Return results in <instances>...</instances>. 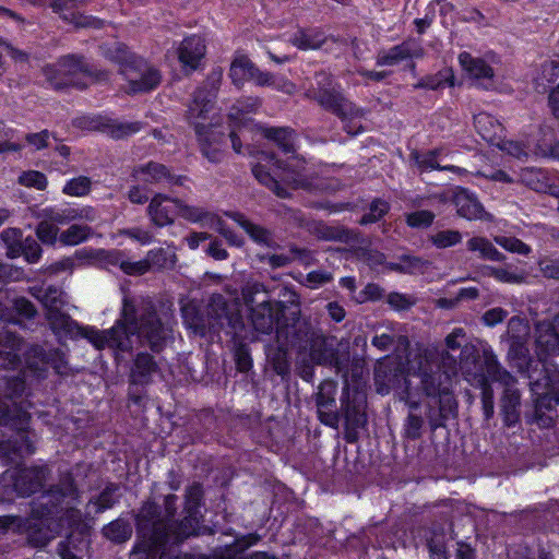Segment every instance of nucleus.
<instances>
[{
	"mask_svg": "<svg viewBox=\"0 0 559 559\" xmlns=\"http://www.w3.org/2000/svg\"><path fill=\"white\" fill-rule=\"evenodd\" d=\"M445 348H418L411 352L405 361L396 357H385L378 361L374 370L377 392L384 395L394 391L401 401L411 408H417L423 396L432 399L449 394L452 379L461 371L462 350L473 346L474 358H469L471 367L478 365L479 348L466 342V333L462 328H455L444 338Z\"/></svg>",
	"mask_w": 559,
	"mask_h": 559,
	"instance_id": "1",
	"label": "nucleus"
},
{
	"mask_svg": "<svg viewBox=\"0 0 559 559\" xmlns=\"http://www.w3.org/2000/svg\"><path fill=\"white\" fill-rule=\"evenodd\" d=\"M53 332L62 336L80 334L95 348H110L123 354L140 346H148L159 352L170 332L167 324L157 317L151 301L123 297L120 319L108 330L99 331L92 326H79L68 314L56 308L47 312Z\"/></svg>",
	"mask_w": 559,
	"mask_h": 559,
	"instance_id": "2",
	"label": "nucleus"
},
{
	"mask_svg": "<svg viewBox=\"0 0 559 559\" xmlns=\"http://www.w3.org/2000/svg\"><path fill=\"white\" fill-rule=\"evenodd\" d=\"M530 326L524 319L513 317L508 323L507 336L510 342L508 357L520 372L530 378L534 395L535 418L542 419L544 411L559 405V370L547 361V357L559 354V313L551 322L543 321L535 329V352L537 361L527 360L526 342Z\"/></svg>",
	"mask_w": 559,
	"mask_h": 559,
	"instance_id": "3",
	"label": "nucleus"
},
{
	"mask_svg": "<svg viewBox=\"0 0 559 559\" xmlns=\"http://www.w3.org/2000/svg\"><path fill=\"white\" fill-rule=\"evenodd\" d=\"M201 497L199 485L189 487L186 496L187 515L176 528L160 518L155 503L146 502L138 515L140 542L130 559H191L188 555L178 554L174 545L197 533Z\"/></svg>",
	"mask_w": 559,
	"mask_h": 559,
	"instance_id": "4",
	"label": "nucleus"
},
{
	"mask_svg": "<svg viewBox=\"0 0 559 559\" xmlns=\"http://www.w3.org/2000/svg\"><path fill=\"white\" fill-rule=\"evenodd\" d=\"M222 79L223 71L221 69L210 73L204 85L194 93L187 115L189 122L194 127L203 155L213 163L219 162L223 155L221 150L223 133L210 130L212 127L210 112L213 110V102Z\"/></svg>",
	"mask_w": 559,
	"mask_h": 559,
	"instance_id": "5",
	"label": "nucleus"
},
{
	"mask_svg": "<svg viewBox=\"0 0 559 559\" xmlns=\"http://www.w3.org/2000/svg\"><path fill=\"white\" fill-rule=\"evenodd\" d=\"M24 389V380L14 378L7 383L4 399H0V426H10L16 432L13 444L11 441L0 442V459L13 460L12 455L21 456L34 452L33 441L27 431L29 415L16 401Z\"/></svg>",
	"mask_w": 559,
	"mask_h": 559,
	"instance_id": "6",
	"label": "nucleus"
},
{
	"mask_svg": "<svg viewBox=\"0 0 559 559\" xmlns=\"http://www.w3.org/2000/svg\"><path fill=\"white\" fill-rule=\"evenodd\" d=\"M105 56L120 64V73L127 82V93H144L155 88L160 82V73L136 57L121 43H114L105 50Z\"/></svg>",
	"mask_w": 559,
	"mask_h": 559,
	"instance_id": "7",
	"label": "nucleus"
},
{
	"mask_svg": "<svg viewBox=\"0 0 559 559\" xmlns=\"http://www.w3.org/2000/svg\"><path fill=\"white\" fill-rule=\"evenodd\" d=\"M317 87L309 88L306 97L316 99L324 109L337 115L345 123L344 128L350 134H357L361 128L355 121L364 116L362 109L355 106L345 98L341 92V86L335 84L325 72L316 75Z\"/></svg>",
	"mask_w": 559,
	"mask_h": 559,
	"instance_id": "8",
	"label": "nucleus"
},
{
	"mask_svg": "<svg viewBox=\"0 0 559 559\" xmlns=\"http://www.w3.org/2000/svg\"><path fill=\"white\" fill-rule=\"evenodd\" d=\"M260 160L261 162H259L252 168L254 177L262 185L270 188L280 198H287L288 192L278 183L277 180L271 176V174L265 169L266 166L283 169L285 173L284 179L293 183L295 188H304L309 190L321 188L319 183L312 182V179H310L312 171L307 166L306 162L297 156H293L286 167H283L282 163L275 159L274 156L267 155L265 153L261 154Z\"/></svg>",
	"mask_w": 559,
	"mask_h": 559,
	"instance_id": "9",
	"label": "nucleus"
},
{
	"mask_svg": "<svg viewBox=\"0 0 559 559\" xmlns=\"http://www.w3.org/2000/svg\"><path fill=\"white\" fill-rule=\"evenodd\" d=\"M242 299L246 306L250 307L251 322L258 332L269 334L276 326L277 333H282L285 326L281 321L284 306L282 302L270 301L262 284H248L242 289Z\"/></svg>",
	"mask_w": 559,
	"mask_h": 559,
	"instance_id": "10",
	"label": "nucleus"
},
{
	"mask_svg": "<svg viewBox=\"0 0 559 559\" xmlns=\"http://www.w3.org/2000/svg\"><path fill=\"white\" fill-rule=\"evenodd\" d=\"M483 360L487 374L492 381L500 383L503 386V394L501 397V412L503 420L507 426H514L520 418V402L521 395L515 388V378L501 368L497 356L488 344L481 345Z\"/></svg>",
	"mask_w": 559,
	"mask_h": 559,
	"instance_id": "11",
	"label": "nucleus"
},
{
	"mask_svg": "<svg viewBox=\"0 0 559 559\" xmlns=\"http://www.w3.org/2000/svg\"><path fill=\"white\" fill-rule=\"evenodd\" d=\"M52 524V521L44 515L29 520H22L11 515L0 516L1 533L14 532L26 534L28 543L35 547H44L55 537Z\"/></svg>",
	"mask_w": 559,
	"mask_h": 559,
	"instance_id": "12",
	"label": "nucleus"
},
{
	"mask_svg": "<svg viewBox=\"0 0 559 559\" xmlns=\"http://www.w3.org/2000/svg\"><path fill=\"white\" fill-rule=\"evenodd\" d=\"M46 477V471L41 467H15L3 474L2 483L4 493L11 491L24 497L37 491Z\"/></svg>",
	"mask_w": 559,
	"mask_h": 559,
	"instance_id": "13",
	"label": "nucleus"
},
{
	"mask_svg": "<svg viewBox=\"0 0 559 559\" xmlns=\"http://www.w3.org/2000/svg\"><path fill=\"white\" fill-rule=\"evenodd\" d=\"M109 255L112 258V263H119L120 269L129 275L144 274L152 266L171 267L176 263V254L174 250L163 248L150 250L144 260L136 262L122 260L119 251H112Z\"/></svg>",
	"mask_w": 559,
	"mask_h": 559,
	"instance_id": "14",
	"label": "nucleus"
},
{
	"mask_svg": "<svg viewBox=\"0 0 559 559\" xmlns=\"http://www.w3.org/2000/svg\"><path fill=\"white\" fill-rule=\"evenodd\" d=\"M475 349L473 346H465L462 350L461 372L466 381L472 385L481 389V404L484 415L489 419L493 415V390L491 389L488 378L484 374L483 369L478 365L471 367L469 358H474Z\"/></svg>",
	"mask_w": 559,
	"mask_h": 559,
	"instance_id": "15",
	"label": "nucleus"
},
{
	"mask_svg": "<svg viewBox=\"0 0 559 559\" xmlns=\"http://www.w3.org/2000/svg\"><path fill=\"white\" fill-rule=\"evenodd\" d=\"M39 217L47 218L55 225H67L72 222L92 223L97 218V214L95 209L90 205H62L44 209Z\"/></svg>",
	"mask_w": 559,
	"mask_h": 559,
	"instance_id": "16",
	"label": "nucleus"
},
{
	"mask_svg": "<svg viewBox=\"0 0 559 559\" xmlns=\"http://www.w3.org/2000/svg\"><path fill=\"white\" fill-rule=\"evenodd\" d=\"M79 126L86 130L102 131L112 138H123L140 130L138 122H117L103 116H87L79 119Z\"/></svg>",
	"mask_w": 559,
	"mask_h": 559,
	"instance_id": "17",
	"label": "nucleus"
},
{
	"mask_svg": "<svg viewBox=\"0 0 559 559\" xmlns=\"http://www.w3.org/2000/svg\"><path fill=\"white\" fill-rule=\"evenodd\" d=\"M178 202V199L160 193L155 194L147 206V215L151 222L158 227L173 224L177 215Z\"/></svg>",
	"mask_w": 559,
	"mask_h": 559,
	"instance_id": "18",
	"label": "nucleus"
},
{
	"mask_svg": "<svg viewBox=\"0 0 559 559\" xmlns=\"http://www.w3.org/2000/svg\"><path fill=\"white\" fill-rule=\"evenodd\" d=\"M452 201L456 212L466 219H490V215L485 212L483 205L476 197L466 189L456 188L452 194Z\"/></svg>",
	"mask_w": 559,
	"mask_h": 559,
	"instance_id": "19",
	"label": "nucleus"
},
{
	"mask_svg": "<svg viewBox=\"0 0 559 559\" xmlns=\"http://www.w3.org/2000/svg\"><path fill=\"white\" fill-rule=\"evenodd\" d=\"M133 177L138 181H144L147 183L165 181L169 185L180 186L183 185V181L186 180L185 177L170 175L169 170L164 165L153 162L136 167L133 170Z\"/></svg>",
	"mask_w": 559,
	"mask_h": 559,
	"instance_id": "20",
	"label": "nucleus"
},
{
	"mask_svg": "<svg viewBox=\"0 0 559 559\" xmlns=\"http://www.w3.org/2000/svg\"><path fill=\"white\" fill-rule=\"evenodd\" d=\"M205 44L200 36H190L178 48V58L183 67L194 70L205 56Z\"/></svg>",
	"mask_w": 559,
	"mask_h": 559,
	"instance_id": "21",
	"label": "nucleus"
},
{
	"mask_svg": "<svg viewBox=\"0 0 559 559\" xmlns=\"http://www.w3.org/2000/svg\"><path fill=\"white\" fill-rule=\"evenodd\" d=\"M459 62L462 69L474 80L478 81L485 87L490 86L493 78V70L483 59L475 58L464 51L459 55Z\"/></svg>",
	"mask_w": 559,
	"mask_h": 559,
	"instance_id": "22",
	"label": "nucleus"
},
{
	"mask_svg": "<svg viewBox=\"0 0 559 559\" xmlns=\"http://www.w3.org/2000/svg\"><path fill=\"white\" fill-rule=\"evenodd\" d=\"M419 47L413 41H404L389 50L378 53V66H396L400 62L419 56Z\"/></svg>",
	"mask_w": 559,
	"mask_h": 559,
	"instance_id": "23",
	"label": "nucleus"
},
{
	"mask_svg": "<svg viewBox=\"0 0 559 559\" xmlns=\"http://www.w3.org/2000/svg\"><path fill=\"white\" fill-rule=\"evenodd\" d=\"M257 66L250 58L241 52H236L229 69V78L234 85L241 87L245 82L252 79Z\"/></svg>",
	"mask_w": 559,
	"mask_h": 559,
	"instance_id": "24",
	"label": "nucleus"
},
{
	"mask_svg": "<svg viewBox=\"0 0 559 559\" xmlns=\"http://www.w3.org/2000/svg\"><path fill=\"white\" fill-rule=\"evenodd\" d=\"M23 343L10 332H5L4 342H0V366L3 368H16L20 366V353Z\"/></svg>",
	"mask_w": 559,
	"mask_h": 559,
	"instance_id": "25",
	"label": "nucleus"
},
{
	"mask_svg": "<svg viewBox=\"0 0 559 559\" xmlns=\"http://www.w3.org/2000/svg\"><path fill=\"white\" fill-rule=\"evenodd\" d=\"M474 126L479 135L491 144L499 140L503 131L501 123L487 112L475 115Z\"/></svg>",
	"mask_w": 559,
	"mask_h": 559,
	"instance_id": "26",
	"label": "nucleus"
},
{
	"mask_svg": "<svg viewBox=\"0 0 559 559\" xmlns=\"http://www.w3.org/2000/svg\"><path fill=\"white\" fill-rule=\"evenodd\" d=\"M158 373V366L148 354H139L135 358L131 379L134 383H148Z\"/></svg>",
	"mask_w": 559,
	"mask_h": 559,
	"instance_id": "27",
	"label": "nucleus"
},
{
	"mask_svg": "<svg viewBox=\"0 0 559 559\" xmlns=\"http://www.w3.org/2000/svg\"><path fill=\"white\" fill-rule=\"evenodd\" d=\"M234 222H236L257 243L270 246L272 242L270 233L259 225H254L248 221L243 214L239 212L226 213Z\"/></svg>",
	"mask_w": 559,
	"mask_h": 559,
	"instance_id": "28",
	"label": "nucleus"
},
{
	"mask_svg": "<svg viewBox=\"0 0 559 559\" xmlns=\"http://www.w3.org/2000/svg\"><path fill=\"white\" fill-rule=\"evenodd\" d=\"M289 41L301 50H313L325 43L324 34L319 29H298Z\"/></svg>",
	"mask_w": 559,
	"mask_h": 559,
	"instance_id": "29",
	"label": "nucleus"
},
{
	"mask_svg": "<svg viewBox=\"0 0 559 559\" xmlns=\"http://www.w3.org/2000/svg\"><path fill=\"white\" fill-rule=\"evenodd\" d=\"M33 296L36 297L47 309L62 308L67 304V295L57 287L40 286L33 287Z\"/></svg>",
	"mask_w": 559,
	"mask_h": 559,
	"instance_id": "30",
	"label": "nucleus"
},
{
	"mask_svg": "<svg viewBox=\"0 0 559 559\" xmlns=\"http://www.w3.org/2000/svg\"><path fill=\"white\" fill-rule=\"evenodd\" d=\"M261 105L259 97H246L236 102L230 108L228 117L231 123L242 126L247 122L246 116L255 112Z\"/></svg>",
	"mask_w": 559,
	"mask_h": 559,
	"instance_id": "31",
	"label": "nucleus"
},
{
	"mask_svg": "<svg viewBox=\"0 0 559 559\" xmlns=\"http://www.w3.org/2000/svg\"><path fill=\"white\" fill-rule=\"evenodd\" d=\"M59 68L63 69L66 86L81 85L79 76L85 74L87 71L85 63L74 56L62 57L59 60Z\"/></svg>",
	"mask_w": 559,
	"mask_h": 559,
	"instance_id": "32",
	"label": "nucleus"
},
{
	"mask_svg": "<svg viewBox=\"0 0 559 559\" xmlns=\"http://www.w3.org/2000/svg\"><path fill=\"white\" fill-rule=\"evenodd\" d=\"M177 215L191 223H198L209 226H214V222L217 218L214 214L205 211L203 207L188 205L181 202L180 200L178 202Z\"/></svg>",
	"mask_w": 559,
	"mask_h": 559,
	"instance_id": "33",
	"label": "nucleus"
},
{
	"mask_svg": "<svg viewBox=\"0 0 559 559\" xmlns=\"http://www.w3.org/2000/svg\"><path fill=\"white\" fill-rule=\"evenodd\" d=\"M92 236L87 224H72L59 235V241L66 246H76Z\"/></svg>",
	"mask_w": 559,
	"mask_h": 559,
	"instance_id": "34",
	"label": "nucleus"
},
{
	"mask_svg": "<svg viewBox=\"0 0 559 559\" xmlns=\"http://www.w3.org/2000/svg\"><path fill=\"white\" fill-rule=\"evenodd\" d=\"M23 146L19 132L0 121V154L19 152Z\"/></svg>",
	"mask_w": 559,
	"mask_h": 559,
	"instance_id": "35",
	"label": "nucleus"
},
{
	"mask_svg": "<svg viewBox=\"0 0 559 559\" xmlns=\"http://www.w3.org/2000/svg\"><path fill=\"white\" fill-rule=\"evenodd\" d=\"M266 138L275 141L285 153L295 151L294 132L286 128H271L265 131Z\"/></svg>",
	"mask_w": 559,
	"mask_h": 559,
	"instance_id": "36",
	"label": "nucleus"
},
{
	"mask_svg": "<svg viewBox=\"0 0 559 559\" xmlns=\"http://www.w3.org/2000/svg\"><path fill=\"white\" fill-rule=\"evenodd\" d=\"M467 248L471 251L479 252L484 259L499 261L501 253L493 247V245L486 238L474 237L467 241Z\"/></svg>",
	"mask_w": 559,
	"mask_h": 559,
	"instance_id": "37",
	"label": "nucleus"
},
{
	"mask_svg": "<svg viewBox=\"0 0 559 559\" xmlns=\"http://www.w3.org/2000/svg\"><path fill=\"white\" fill-rule=\"evenodd\" d=\"M103 532L108 539L116 543H121L131 537L132 528L128 522L123 520H117L105 526Z\"/></svg>",
	"mask_w": 559,
	"mask_h": 559,
	"instance_id": "38",
	"label": "nucleus"
},
{
	"mask_svg": "<svg viewBox=\"0 0 559 559\" xmlns=\"http://www.w3.org/2000/svg\"><path fill=\"white\" fill-rule=\"evenodd\" d=\"M1 240L7 247V255L14 259L21 254L22 231L17 228H7L0 235Z\"/></svg>",
	"mask_w": 559,
	"mask_h": 559,
	"instance_id": "39",
	"label": "nucleus"
},
{
	"mask_svg": "<svg viewBox=\"0 0 559 559\" xmlns=\"http://www.w3.org/2000/svg\"><path fill=\"white\" fill-rule=\"evenodd\" d=\"M92 181L86 176H79L66 182L62 192L69 197H84L91 191Z\"/></svg>",
	"mask_w": 559,
	"mask_h": 559,
	"instance_id": "40",
	"label": "nucleus"
},
{
	"mask_svg": "<svg viewBox=\"0 0 559 559\" xmlns=\"http://www.w3.org/2000/svg\"><path fill=\"white\" fill-rule=\"evenodd\" d=\"M440 151H430L424 154H416L415 160L419 168L423 170H433V169H448L452 171H461L459 167L455 166H441L437 157Z\"/></svg>",
	"mask_w": 559,
	"mask_h": 559,
	"instance_id": "41",
	"label": "nucleus"
},
{
	"mask_svg": "<svg viewBox=\"0 0 559 559\" xmlns=\"http://www.w3.org/2000/svg\"><path fill=\"white\" fill-rule=\"evenodd\" d=\"M521 180L535 191H547L546 175L540 169H524L521 174Z\"/></svg>",
	"mask_w": 559,
	"mask_h": 559,
	"instance_id": "42",
	"label": "nucleus"
},
{
	"mask_svg": "<svg viewBox=\"0 0 559 559\" xmlns=\"http://www.w3.org/2000/svg\"><path fill=\"white\" fill-rule=\"evenodd\" d=\"M38 239L46 245H53L59 239V228L47 218H41L36 228Z\"/></svg>",
	"mask_w": 559,
	"mask_h": 559,
	"instance_id": "43",
	"label": "nucleus"
},
{
	"mask_svg": "<svg viewBox=\"0 0 559 559\" xmlns=\"http://www.w3.org/2000/svg\"><path fill=\"white\" fill-rule=\"evenodd\" d=\"M19 183L37 190H44L47 187L46 176L37 170L23 171L17 179Z\"/></svg>",
	"mask_w": 559,
	"mask_h": 559,
	"instance_id": "44",
	"label": "nucleus"
},
{
	"mask_svg": "<svg viewBox=\"0 0 559 559\" xmlns=\"http://www.w3.org/2000/svg\"><path fill=\"white\" fill-rule=\"evenodd\" d=\"M462 239L457 230H442L432 236V243L438 248H448L459 243Z\"/></svg>",
	"mask_w": 559,
	"mask_h": 559,
	"instance_id": "45",
	"label": "nucleus"
},
{
	"mask_svg": "<svg viewBox=\"0 0 559 559\" xmlns=\"http://www.w3.org/2000/svg\"><path fill=\"white\" fill-rule=\"evenodd\" d=\"M389 211V204L383 200H376L371 203L369 212L365 214L360 224L366 225L380 219Z\"/></svg>",
	"mask_w": 559,
	"mask_h": 559,
	"instance_id": "46",
	"label": "nucleus"
},
{
	"mask_svg": "<svg viewBox=\"0 0 559 559\" xmlns=\"http://www.w3.org/2000/svg\"><path fill=\"white\" fill-rule=\"evenodd\" d=\"M182 317L185 324L195 333L202 332L204 323L202 318L197 313L194 306L186 305L182 307Z\"/></svg>",
	"mask_w": 559,
	"mask_h": 559,
	"instance_id": "47",
	"label": "nucleus"
},
{
	"mask_svg": "<svg viewBox=\"0 0 559 559\" xmlns=\"http://www.w3.org/2000/svg\"><path fill=\"white\" fill-rule=\"evenodd\" d=\"M495 241L504 248L508 251L520 253V254H527L530 252L528 246H526L521 240L513 238V237H507V236H497L495 237Z\"/></svg>",
	"mask_w": 559,
	"mask_h": 559,
	"instance_id": "48",
	"label": "nucleus"
},
{
	"mask_svg": "<svg viewBox=\"0 0 559 559\" xmlns=\"http://www.w3.org/2000/svg\"><path fill=\"white\" fill-rule=\"evenodd\" d=\"M44 73H45L47 81L55 88H61V87L66 86L63 69L59 68V61L55 64H49V66L45 67Z\"/></svg>",
	"mask_w": 559,
	"mask_h": 559,
	"instance_id": "49",
	"label": "nucleus"
},
{
	"mask_svg": "<svg viewBox=\"0 0 559 559\" xmlns=\"http://www.w3.org/2000/svg\"><path fill=\"white\" fill-rule=\"evenodd\" d=\"M331 281L332 274L330 272L320 270L308 273L302 281V284L311 289H317Z\"/></svg>",
	"mask_w": 559,
	"mask_h": 559,
	"instance_id": "50",
	"label": "nucleus"
},
{
	"mask_svg": "<svg viewBox=\"0 0 559 559\" xmlns=\"http://www.w3.org/2000/svg\"><path fill=\"white\" fill-rule=\"evenodd\" d=\"M433 218V213L420 210L407 215V224L416 228L428 227L432 223Z\"/></svg>",
	"mask_w": 559,
	"mask_h": 559,
	"instance_id": "51",
	"label": "nucleus"
},
{
	"mask_svg": "<svg viewBox=\"0 0 559 559\" xmlns=\"http://www.w3.org/2000/svg\"><path fill=\"white\" fill-rule=\"evenodd\" d=\"M118 234L128 236L129 238L138 241L142 246L150 245L153 241L152 233L140 227L121 229Z\"/></svg>",
	"mask_w": 559,
	"mask_h": 559,
	"instance_id": "52",
	"label": "nucleus"
},
{
	"mask_svg": "<svg viewBox=\"0 0 559 559\" xmlns=\"http://www.w3.org/2000/svg\"><path fill=\"white\" fill-rule=\"evenodd\" d=\"M23 252L28 263H36L41 257V248L36 240L26 238L22 246L21 253Z\"/></svg>",
	"mask_w": 559,
	"mask_h": 559,
	"instance_id": "53",
	"label": "nucleus"
},
{
	"mask_svg": "<svg viewBox=\"0 0 559 559\" xmlns=\"http://www.w3.org/2000/svg\"><path fill=\"white\" fill-rule=\"evenodd\" d=\"M489 274L497 281L509 284L521 283L523 280L521 275L504 267H490Z\"/></svg>",
	"mask_w": 559,
	"mask_h": 559,
	"instance_id": "54",
	"label": "nucleus"
},
{
	"mask_svg": "<svg viewBox=\"0 0 559 559\" xmlns=\"http://www.w3.org/2000/svg\"><path fill=\"white\" fill-rule=\"evenodd\" d=\"M493 145H497L500 150L518 158L527 154L526 148L521 143L501 140V136L496 141V143H493Z\"/></svg>",
	"mask_w": 559,
	"mask_h": 559,
	"instance_id": "55",
	"label": "nucleus"
},
{
	"mask_svg": "<svg viewBox=\"0 0 559 559\" xmlns=\"http://www.w3.org/2000/svg\"><path fill=\"white\" fill-rule=\"evenodd\" d=\"M388 302L395 310H405L415 304V298L400 293H391L388 296Z\"/></svg>",
	"mask_w": 559,
	"mask_h": 559,
	"instance_id": "56",
	"label": "nucleus"
},
{
	"mask_svg": "<svg viewBox=\"0 0 559 559\" xmlns=\"http://www.w3.org/2000/svg\"><path fill=\"white\" fill-rule=\"evenodd\" d=\"M424 265V262L415 257L405 255L403 257L401 263L392 264L393 270H397L405 273H415L420 271Z\"/></svg>",
	"mask_w": 559,
	"mask_h": 559,
	"instance_id": "57",
	"label": "nucleus"
},
{
	"mask_svg": "<svg viewBox=\"0 0 559 559\" xmlns=\"http://www.w3.org/2000/svg\"><path fill=\"white\" fill-rule=\"evenodd\" d=\"M323 392L321 393L320 402H319V409L318 415L322 424L330 426V427H336L338 424V416L332 408H325V402L322 400Z\"/></svg>",
	"mask_w": 559,
	"mask_h": 559,
	"instance_id": "58",
	"label": "nucleus"
},
{
	"mask_svg": "<svg viewBox=\"0 0 559 559\" xmlns=\"http://www.w3.org/2000/svg\"><path fill=\"white\" fill-rule=\"evenodd\" d=\"M51 138V133L48 130H43L37 133H28L25 135V141L28 145L34 147L35 150H41L48 146L49 139Z\"/></svg>",
	"mask_w": 559,
	"mask_h": 559,
	"instance_id": "59",
	"label": "nucleus"
},
{
	"mask_svg": "<svg viewBox=\"0 0 559 559\" xmlns=\"http://www.w3.org/2000/svg\"><path fill=\"white\" fill-rule=\"evenodd\" d=\"M335 390L336 389H335L334 383H332L330 381L322 383L319 388V392L317 395V406L319 407L321 393L323 392L322 400L325 402V408H332L335 404V399H334Z\"/></svg>",
	"mask_w": 559,
	"mask_h": 559,
	"instance_id": "60",
	"label": "nucleus"
},
{
	"mask_svg": "<svg viewBox=\"0 0 559 559\" xmlns=\"http://www.w3.org/2000/svg\"><path fill=\"white\" fill-rule=\"evenodd\" d=\"M508 316V312L502 308H492L483 314V321L488 326H495L501 323Z\"/></svg>",
	"mask_w": 559,
	"mask_h": 559,
	"instance_id": "61",
	"label": "nucleus"
},
{
	"mask_svg": "<svg viewBox=\"0 0 559 559\" xmlns=\"http://www.w3.org/2000/svg\"><path fill=\"white\" fill-rule=\"evenodd\" d=\"M251 80L257 86H273L275 84V74L262 71L257 67Z\"/></svg>",
	"mask_w": 559,
	"mask_h": 559,
	"instance_id": "62",
	"label": "nucleus"
},
{
	"mask_svg": "<svg viewBox=\"0 0 559 559\" xmlns=\"http://www.w3.org/2000/svg\"><path fill=\"white\" fill-rule=\"evenodd\" d=\"M276 91L282 92L287 95H293L296 93V85L289 81L285 76L275 75V84L273 86Z\"/></svg>",
	"mask_w": 559,
	"mask_h": 559,
	"instance_id": "63",
	"label": "nucleus"
},
{
	"mask_svg": "<svg viewBox=\"0 0 559 559\" xmlns=\"http://www.w3.org/2000/svg\"><path fill=\"white\" fill-rule=\"evenodd\" d=\"M540 270L546 277L559 278V259L540 262Z\"/></svg>",
	"mask_w": 559,
	"mask_h": 559,
	"instance_id": "64",
	"label": "nucleus"
}]
</instances>
